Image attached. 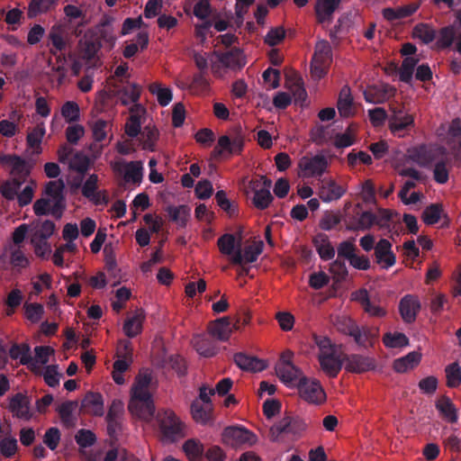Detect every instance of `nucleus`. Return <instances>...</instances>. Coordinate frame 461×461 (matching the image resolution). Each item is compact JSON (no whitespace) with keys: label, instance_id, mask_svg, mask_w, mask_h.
I'll return each instance as SVG.
<instances>
[{"label":"nucleus","instance_id":"f257e3e1","mask_svg":"<svg viewBox=\"0 0 461 461\" xmlns=\"http://www.w3.org/2000/svg\"><path fill=\"white\" fill-rule=\"evenodd\" d=\"M157 384V382H155ZM154 385L152 372L146 368V423L154 421L164 443H174L186 436V426L176 413L168 409L156 410L149 387Z\"/></svg>","mask_w":461,"mask_h":461},{"label":"nucleus","instance_id":"f03ea898","mask_svg":"<svg viewBox=\"0 0 461 461\" xmlns=\"http://www.w3.org/2000/svg\"><path fill=\"white\" fill-rule=\"evenodd\" d=\"M314 341L319 348L318 360L321 370L329 377H337L345 363V355L327 337L315 336Z\"/></svg>","mask_w":461,"mask_h":461},{"label":"nucleus","instance_id":"7ed1b4c3","mask_svg":"<svg viewBox=\"0 0 461 461\" xmlns=\"http://www.w3.org/2000/svg\"><path fill=\"white\" fill-rule=\"evenodd\" d=\"M128 411L134 422L144 430V373L140 369L130 392Z\"/></svg>","mask_w":461,"mask_h":461},{"label":"nucleus","instance_id":"20e7f679","mask_svg":"<svg viewBox=\"0 0 461 461\" xmlns=\"http://www.w3.org/2000/svg\"><path fill=\"white\" fill-rule=\"evenodd\" d=\"M245 134L240 125L233 127L230 135H222L218 139V145L214 148L215 156H221L223 152L229 155L240 154L244 149Z\"/></svg>","mask_w":461,"mask_h":461},{"label":"nucleus","instance_id":"39448f33","mask_svg":"<svg viewBox=\"0 0 461 461\" xmlns=\"http://www.w3.org/2000/svg\"><path fill=\"white\" fill-rule=\"evenodd\" d=\"M307 428L305 420L298 416H285L269 429V438L273 442L280 440L282 434L300 436Z\"/></svg>","mask_w":461,"mask_h":461},{"label":"nucleus","instance_id":"423d86ee","mask_svg":"<svg viewBox=\"0 0 461 461\" xmlns=\"http://www.w3.org/2000/svg\"><path fill=\"white\" fill-rule=\"evenodd\" d=\"M222 442L231 447L242 446H253L258 438L252 431L244 427L231 426L224 429L222 432Z\"/></svg>","mask_w":461,"mask_h":461},{"label":"nucleus","instance_id":"0eeeda50","mask_svg":"<svg viewBox=\"0 0 461 461\" xmlns=\"http://www.w3.org/2000/svg\"><path fill=\"white\" fill-rule=\"evenodd\" d=\"M392 113L388 117V128L396 137H404L414 127V117L407 113L402 108H391Z\"/></svg>","mask_w":461,"mask_h":461},{"label":"nucleus","instance_id":"6e6552de","mask_svg":"<svg viewBox=\"0 0 461 461\" xmlns=\"http://www.w3.org/2000/svg\"><path fill=\"white\" fill-rule=\"evenodd\" d=\"M344 332L352 337L359 347L365 348L373 347L378 336L377 329H372L367 326H359L351 320H349L346 324Z\"/></svg>","mask_w":461,"mask_h":461},{"label":"nucleus","instance_id":"1a4fd4ad","mask_svg":"<svg viewBox=\"0 0 461 461\" xmlns=\"http://www.w3.org/2000/svg\"><path fill=\"white\" fill-rule=\"evenodd\" d=\"M65 184L62 179L50 181L46 186L44 194L52 200L51 215L59 220L66 209V198L64 195Z\"/></svg>","mask_w":461,"mask_h":461},{"label":"nucleus","instance_id":"9d476101","mask_svg":"<svg viewBox=\"0 0 461 461\" xmlns=\"http://www.w3.org/2000/svg\"><path fill=\"white\" fill-rule=\"evenodd\" d=\"M79 230L78 227L76 223H67L62 231V237L68 242L66 244H62L56 249L53 253L52 260L55 266L63 267L64 258L63 254L64 251H68L71 253H76L77 250V245L74 243V240L78 237Z\"/></svg>","mask_w":461,"mask_h":461},{"label":"nucleus","instance_id":"9b49d317","mask_svg":"<svg viewBox=\"0 0 461 461\" xmlns=\"http://www.w3.org/2000/svg\"><path fill=\"white\" fill-rule=\"evenodd\" d=\"M300 396L312 403H321L325 400V393L320 382L310 380L306 376L300 379L297 386Z\"/></svg>","mask_w":461,"mask_h":461},{"label":"nucleus","instance_id":"f8f14e48","mask_svg":"<svg viewBox=\"0 0 461 461\" xmlns=\"http://www.w3.org/2000/svg\"><path fill=\"white\" fill-rule=\"evenodd\" d=\"M113 170L123 176L125 182L140 184L142 179V162L131 161L126 162L122 159L116 160L113 163Z\"/></svg>","mask_w":461,"mask_h":461},{"label":"nucleus","instance_id":"ddd939ff","mask_svg":"<svg viewBox=\"0 0 461 461\" xmlns=\"http://www.w3.org/2000/svg\"><path fill=\"white\" fill-rule=\"evenodd\" d=\"M328 160L323 155H315L312 158L303 157L299 162V167L303 176H321L326 171Z\"/></svg>","mask_w":461,"mask_h":461},{"label":"nucleus","instance_id":"4468645a","mask_svg":"<svg viewBox=\"0 0 461 461\" xmlns=\"http://www.w3.org/2000/svg\"><path fill=\"white\" fill-rule=\"evenodd\" d=\"M264 249L263 241L259 240L254 244L246 246L242 253L240 243H238V248L234 255L230 258L233 265H243L254 263L257 261L258 256L262 253Z\"/></svg>","mask_w":461,"mask_h":461},{"label":"nucleus","instance_id":"2eb2a0df","mask_svg":"<svg viewBox=\"0 0 461 461\" xmlns=\"http://www.w3.org/2000/svg\"><path fill=\"white\" fill-rule=\"evenodd\" d=\"M374 256L375 263L384 269H388L396 263V256L392 250V243L386 239H381L375 244Z\"/></svg>","mask_w":461,"mask_h":461},{"label":"nucleus","instance_id":"dca6fc26","mask_svg":"<svg viewBox=\"0 0 461 461\" xmlns=\"http://www.w3.org/2000/svg\"><path fill=\"white\" fill-rule=\"evenodd\" d=\"M345 368L351 373H365L374 370L376 366L375 359L360 354L345 355Z\"/></svg>","mask_w":461,"mask_h":461},{"label":"nucleus","instance_id":"f3484780","mask_svg":"<svg viewBox=\"0 0 461 461\" xmlns=\"http://www.w3.org/2000/svg\"><path fill=\"white\" fill-rule=\"evenodd\" d=\"M396 93V88L389 84L371 86L364 92L365 100L371 104H384Z\"/></svg>","mask_w":461,"mask_h":461},{"label":"nucleus","instance_id":"a211bd4d","mask_svg":"<svg viewBox=\"0 0 461 461\" xmlns=\"http://www.w3.org/2000/svg\"><path fill=\"white\" fill-rule=\"evenodd\" d=\"M421 305L417 296L411 294L404 295L399 303L400 314L406 323H412L416 321Z\"/></svg>","mask_w":461,"mask_h":461},{"label":"nucleus","instance_id":"6ab92c4d","mask_svg":"<svg viewBox=\"0 0 461 461\" xmlns=\"http://www.w3.org/2000/svg\"><path fill=\"white\" fill-rule=\"evenodd\" d=\"M233 330H239V326L238 324H231L229 317L219 318L208 327L210 335L221 341L228 340Z\"/></svg>","mask_w":461,"mask_h":461},{"label":"nucleus","instance_id":"aec40b11","mask_svg":"<svg viewBox=\"0 0 461 461\" xmlns=\"http://www.w3.org/2000/svg\"><path fill=\"white\" fill-rule=\"evenodd\" d=\"M276 373L282 383L288 387H297L300 379L305 377L294 365H276Z\"/></svg>","mask_w":461,"mask_h":461},{"label":"nucleus","instance_id":"412c9836","mask_svg":"<svg viewBox=\"0 0 461 461\" xmlns=\"http://www.w3.org/2000/svg\"><path fill=\"white\" fill-rule=\"evenodd\" d=\"M341 0H317L314 6L316 20L321 24L330 23L333 14L339 8Z\"/></svg>","mask_w":461,"mask_h":461},{"label":"nucleus","instance_id":"4be33fe9","mask_svg":"<svg viewBox=\"0 0 461 461\" xmlns=\"http://www.w3.org/2000/svg\"><path fill=\"white\" fill-rule=\"evenodd\" d=\"M113 91L119 95L122 104L128 105L134 104V107L138 110L141 109L142 113H144V108L137 104L140 95V87L138 85L129 83L122 86L114 85V90Z\"/></svg>","mask_w":461,"mask_h":461},{"label":"nucleus","instance_id":"5701e85b","mask_svg":"<svg viewBox=\"0 0 461 461\" xmlns=\"http://www.w3.org/2000/svg\"><path fill=\"white\" fill-rule=\"evenodd\" d=\"M9 410L14 417L29 420L32 418L30 412V401L28 397L21 393L14 394L9 402Z\"/></svg>","mask_w":461,"mask_h":461},{"label":"nucleus","instance_id":"b1692460","mask_svg":"<svg viewBox=\"0 0 461 461\" xmlns=\"http://www.w3.org/2000/svg\"><path fill=\"white\" fill-rule=\"evenodd\" d=\"M79 411L95 416H102L104 413V402L100 393H87L81 402Z\"/></svg>","mask_w":461,"mask_h":461},{"label":"nucleus","instance_id":"393cba45","mask_svg":"<svg viewBox=\"0 0 461 461\" xmlns=\"http://www.w3.org/2000/svg\"><path fill=\"white\" fill-rule=\"evenodd\" d=\"M233 359L235 364L245 371L260 372L267 367L265 361L242 352L236 353Z\"/></svg>","mask_w":461,"mask_h":461},{"label":"nucleus","instance_id":"a878e982","mask_svg":"<svg viewBox=\"0 0 461 461\" xmlns=\"http://www.w3.org/2000/svg\"><path fill=\"white\" fill-rule=\"evenodd\" d=\"M78 407L77 401H65L57 408L61 422L67 429L74 428L77 422V417L74 411Z\"/></svg>","mask_w":461,"mask_h":461},{"label":"nucleus","instance_id":"bb28decb","mask_svg":"<svg viewBox=\"0 0 461 461\" xmlns=\"http://www.w3.org/2000/svg\"><path fill=\"white\" fill-rule=\"evenodd\" d=\"M0 162L12 167V176L27 178L30 175L26 161L17 155H3L0 157Z\"/></svg>","mask_w":461,"mask_h":461},{"label":"nucleus","instance_id":"cd10ccee","mask_svg":"<svg viewBox=\"0 0 461 461\" xmlns=\"http://www.w3.org/2000/svg\"><path fill=\"white\" fill-rule=\"evenodd\" d=\"M215 55L218 57L219 62L228 68L240 69L245 65L240 49L234 48L226 52H215Z\"/></svg>","mask_w":461,"mask_h":461},{"label":"nucleus","instance_id":"c85d7f7f","mask_svg":"<svg viewBox=\"0 0 461 461\" xmlns=\"http://www.w3.org/2000/svg\"><path fill=\"white\" fill-rule=\"evenodd\" d=\"M193 345L196 352L204 357H212L217 353L214 341L206 335H197L193 339Z\"/></svg>","mask_w":461,"mask_h":461},{"label":"nucleus","instance_id":"c756f323","mask_svg":"<svg viewBox=\"0 0 461 461\" xmlns=\"http://www.w3.org/2000/svg\"><path fill=\"white\" fill-rule=\"evenodd\" d=\"M191 413L197 423L209 424L212 420V405H203L200 401L195 400L191 404Z\"/></svg>","mask_w":461,"mask_h":461},{"label":"nucleus","instance_id":"7c9ffc66","mask_svg":"<svg viewBox=\"0 0 461 461\" xmlns=\"http://www.w3.org/2000/svg\"><path fill=\"white\" fill-rule=\"evenodd\" d=\"M436 408L444 420L456 423L458 420L457 409L449 397L443 395L436 402Z\"/></svg>","mask_w":461,"mask_h":461},{"label":"nucleus","instance_id":"2f4dec72","mask_svg":"<svg viewBox=\"0 0 461 461\" xmlns=\"http://www.w3.org/2000/svg\"><path fill=\"white\" fill-rule=\"evenodd\" d=\"M345 190L333 180L323 182L319 190V196L324 203L339 199Z\"/></svg>","mask_w":461,"mask_h":461},{"label":"nucleus","instance_id":"473e14b6","mask_svg":"<svg viewBox=\"0 0 461 461\" xmlns=\"http://www.w3.org/2000/svg\"><path fill=\"white\" fill-rule=\"evenodd\" d=\"M313 244L322 260L328 261L335 257V249L326 234H317L313 239Z\"/></svg>","mask_w":461,"mask_h":461},{"label":"nucleus","instance_id":"72a5a7b5","mask_svg":"<svg viewBox=\"0 0 461 461\" xmlns=\"http://www.w3.org/2000/svg\"><path fill=\"white\" fill-rule=\"evenodd\" d=\"M337 107L339 114L342 117H350L354 114L353 112V97L351 95L350 88L344 86L339 95Z\"/></svg>","mask_w":461,"mask_h":461},{"label":"nucleus","instance_id":"f704fd0d","mask_svg":"<svg viewBox=\"0 0 461 461\" xmlns=\"http://www.w3.org/2000/svg\"><path fill=\"white\" fill-rule=\"evenodd\" d=\"M271 185H272L271 179H265L264 186L260 190L254 193L252 201H253L254 206L257 209L265 210L272 203L274 197L270 193Z\"/></svg>","mask_w":461,"mask_h":461},{"label":"nucleus","instance_id":"c9c22d12","mask_svg":"<svg viewBox=\"0 0 461 461\" xmlns=\"http://www.w3.org/2000/svg\"><path fill=\"white\" fill-rule=\"evenodd\" d=\"M68 167L71 170H74L81 175L78 182L73 185L74 187L77 188L81 185L84 175L89 169L90 159L82 152H77L74 155V157L69 160Z\"/></svg>","mask_w":461,"mask_h":461},{"label":"nucleus","instance_id":"e433bc0d","mask_svg":"<svg viewBox=\"0 0 461 461\" xmlns=\"http://www.w3.org/2000/svg\"><path fill=\"white\" fill-rule=\"evenodd\" d=\"M81 57L87 61L92 60L96 56L102 47L100 39L96 36H91L80 41Z\"/></svg>","mask_w":461,"mask_h":461},{"label":"nucleus","instance_id":"4c0bfd02","mask_svg":"<svg viewBox=\"0 0 461 461\" xmlns=\"http://www.w3.org/2000/svg\"><path fill=\"white\" fill-rule=\"evenodd\" d=\"M150 94L157 97L158 104L162 107L167 106L172 101L173 93L170 87L163 86L159 82H154L149 86Z\"/></svg>","mask_w":461,"mask_h":461},{"label":"nucleus","instance_id":"58836bf2","mask_svg":"<svg viewBox=\"0 0 461 461\" xmlns=\"http://www.w3.org/2000/svg\"><path fill=\"white\" fill-rule=\"evenodd\" d=\"M421 355L416 351L410 352L406 356L397 358L393 362V369L397 373H404L416 366L420 361Z\"/></svg>","mask_w":461,"mask_h":461},{"label":"nucleus","instance_id":"ea45409f","mask_svg":"<svg viewBox=\"0 0 461 461\" xmlns=\"http://www.w3.org/2000/svg\"><path fill=\"white\" fill-rule=\"evenodd\" d=\"M183 450L190 461H201L204 448L200 440L190 438L184 443Z\"/></svg>","mask_w":461,"mask_h":461},{"label":"nucleus","instance_id":"a19ab883","mask_svg":"<svg viewBox=\"0 0 461 461\" xmlns=\"http://www.w3.org/2000/svg\"><path fill=\"white\" fill-rule=\"evenodd\" d=\"M9 355L13 359H19L22 365H33L31 348L28 344L13 345L9 350Z\"/></svg>","mask_w":461,"mask_h":461},{"label":"nucleus","instance_id":"79ce46f5","mask_svg":"<svg viewBox=\"0 0 461 461\" xmlns=\"http://www.w3.org/2000/svg\"><path fill=\"white\" fill-rule=\"evenodd\" d=\"M419 60L420 59L415 57L404 58L399 69V77L402 82L406 84H410L411 82L413 72Z\"/></svg>","mask_w":461,"mask_h":461},{"label":"nucleus","instance_id":"37998d69","mask_svg":"<svg viewBox=\"0 0 461 461\" xmlns=\"http://www.w3.org/2000/svg\"><path fill=\"white\" fill-rule=\"evenodd\" d=\"M443 213V206L440 203H431L427 206L421 215L423 222L427 225L438 223Z\"/></svg>","mask_w":461,"mask_h":461},{"label":"nucleus","instance_id":"c03bdc74","mask_svg":"<svg viewBox=\"0 0 461 461\" xmlns=\"http://www.w3.org/2000/svg\"><path fill=\"white\" fill-rule=\"evenodd\" d=\"M408 152L409 158L420 167H426L431 161L430 152L425 145L415 147Z\"/></svg>","mask_w":461,"mask_h":461},{"label":"nucleus","instance_id":"a18cd8bd","mask_svg":"<svg viewBox=\"0 0 461 461\" xmlns=\"http://www.w3.org/2000/svg\"><path fill=\"white\" fill-rule=\"evenodd\" d=\"M217 245L221 254L230 256V258L238 248L234 235L230 233L221 235L217 240Z\"/></svg>","mask_w":461,"mask_h":461},{"label":"nucleus","instance_id":"49530a36","mask_svg":"<svg viewBox=\"0 0 461 461\" xmlns=\"http://www.w3.org/2000/svg\"><path fill=\"white\" fill-rule=\"evenodd\" d=\"M56 4L57 0H31L28 7V16L32 18L40 14L47 13Z\"/></svg>","mask_w":461,"mask_h":461},{"label":"nucleus","instance_id":"de8ad7c7","mask_svg":"<svg viewBox=\"0 0 461 461\" xmlns=\"http://www.w3.org/2000/svg\"><path fill=\"white\" fill-rule=\"evenodd\" d=\"M413 36L429 44L435 40L436 31L427 23H419L413 29Z\"/></svg>","mask_w":461,"mask_h":461},{"label":"nucleus","instance_id":"09e8293b","mask_svg":"<svg viewBox=\"0 0 461 461\" xmlns=\"http://www.w3.org/2000/svg\"><path fill=\"white\" fill-rule=\"evenodd\" d=\"M61 115L67 122L72 123L79 121L80 109L78 104L74 101H67L63 104L60 110Z\"/></svg>","mask_w":461,"mask_h":461},{"label":"nucleus","instance_id":"8fccbe9b","mask_svg":"<svg viewBox=\"0 0 461 461\" xmlns=\"http://www.w3.org/2000/svg\"><path fill=\"white\" fill-rule=\"evenodd\" d=\"M456 40V29L454 25H448L439 30L437 45L440 49H447L452 46Z\"/></svg>","mask_w":461,"mask_h":461},{"label":"nucleus","instance_id":"3c124183","mask_svg":"<svg viewBox=\"0 0 461 461\" xmlns=\"http://www.w3.org/2000/svg\"><path fill=\"white\" fill-rule=\"evenodd\" d=\"M383 342L387 348H402L409 344V339L402 332H387L383 338Z\"/></svg>","mask_w":461,"mask_h":461},{"label":"nucleus","instance_id":"603ef678","mask_svg":"<svg viewBox=\"0 0 461 461\" xmlns=\"http://www.w3.org/2000/svg\"><path fill=\"white\" fill-rule=\"evenodd\" d=\"M55 230V223L50 220H45L35 226L34 231L31 238L49 240L53 235Z\"/></svg>","mask_w":461,"mask_h":461},{"label":"nucleus","instance_id":"864d4df0","mask_svg":"<svg viewBox=\"0 0 461 461\" xmlns=\"http://www.w3.org/2000/svg\"><path fill=\"white\" fill-rule=\"evenodd\" d=\"M447 384L450 388H456L461 384V367L455 362L446 367Z\"/></svg>","mask_w":461,"mask_h":461},{"label":"nucleus","instance_id":"5fc2aeb1","mask_svg":"<svg viewBox=\"0 0 461 461\" xmlns=\"http://www.w3.org/2000/svg\"><path fill=\"white\" fill-rule=\"evenodd\" d=\"M312 58L330 64L332 59V50L329 41L325 40L318 41Z\"/></svg>","mask_w":461,"mask_h":461},{"label":"nucleus","instance_id":"6e6d98bb","mask_svg":"<svg viewBox=\"0 0 461 461\" xmlns=\"http://www.w3.org/2000/svg\"><path fill=\"white\" fill-rule=\"evenodd\" d=\"M151 357L153 365L163 367L166 363V351L161 339H156L152 345Z\"/></svg>","mask_w":461,"mask_h":461},{"label":"nucleus","instance_id":"4d7b16f0","mask_svg":"<svg viewBox=\"0 0 461 461\" xmlns=\"http://www.w3.org/2000/svg\"><path fill=\"white\" fill-rule=\"evenodd\" d=\"M31 244L34 249V253L38 258H48L51 253V245L48 240L40 238H31Z\"/></svg>","mask_w":461,"mask_h":461},{"label":"nucleus","instance_id":"13d9d810","mask_svg":"<svg viewBox=\"0 0 461 461\" xmlns=\"http://www.w3.org/2000/svg\"><path fill=\"white\" fill-rule=\"evenodd\" d=\"M25 317L32 323H37L41 321L44 313L42 304L37 303H26L24 304Z\"/></svg>","mask_w":461,"mask_h":461},{"label":"nucleus","instance_id":"bf43d9fd","mask_svg":"<svg viewBox=\"0 0 461 461\" xmlns=\"http://www.w3.org/2000/svg\"><path fill=\"white\" fill-rule=\"evenodd\" d=\"M45 134V126L44 123L37 124L32 131H30L27 135L26 140L27 144L30 148H38L40 149V145L41 143L42 138Z\"/></svg>","mask_w":461,"mask_h":461},{"label":"nucleus","instance_id":"052dcab7","mask_svg":"<svg viewBox=\"0 0 461 461\" xmlns=\"http://www.w3.org/2000/svg\"><path fill=\"white\" fill-rule=\"evenodd\" d=\"M123 332L129 338H134L141 331V321L139 316H132L125 320Z\"/></svg>","mask_w":461,"mask_h":461},{"label":"nucleus","instance_id":"680f3d73","mask_svg":"<svg viewBox=\"0 0 461 461\" xmlns=\"http://www.w3.org/2000/svg\"><path fill=\"white\" fill-rule=\"evenodd\" d=\"M75 439L80 447H88L95 443L96 437L91 430L81 429L77 432Z\"/></svg>","mask_w":461,"mask_h":461},{"label":"nucleus","instance_id":"e2e57ef3","mask_svg":"<svg viewBox=\"0 0 461 461\" xmlns=\"http://www.w3.org/2000/svg\"><path fill=\"white\" fill-rule=\"evenodd\" d=\"M285 38V30L284 27L271 28L265 37V43L268 46L274 47L279 44Z\"/></svg>","mask_w":461,"mask_h":461},{"label":"nucleus","instance_id":"0e129e2a","mask_svg":"<svg viewBox=\"0 0 461 461\" xmlns=\"http://www.w3.org/2000/svg\"><path fill=\"white\" fill-rule=\"evenodd\" d=\"M60 431L56 427L48 429L43 436L44 444L50 449L55 450L60 441Z\"/></svg>","mask_w":461,"mask_h":461},{"label":"nucleus","instance_id":"69168bd1","mask_svg":"<svg viewBox=\"0 0 461 461\" xmlns=\"http://www.w3.org/2000/svg\"><path fill=\"white\" fill-rule=\"evenodd\" d=\"M18 449L17 439L14 438H5L0 440V455L10 458Z\"/></svg>","mask_w":461,"mask_h":461},{"label":"nucleus","instance_id":"338daca9","mask_svg":"<svg viewBox=\"0 0 461 461\" xmlns=\"http://www.w3.org/2000/svg\"><path fill=\"white\" fill-rule=\"evenodd\" d=\"M433 178L440 185L446 184L449 178V171L444 160L438 161L433 169Z\"/></svg>","mask_w":461,"mask_h":461},{"label":"nucleus","instance_id":"774afa93","mask_svg":"<svg viewBox=\"0 0 461 461\" xmlns=\"http://www.w3.org/2000/svg\"><path fill=\"white\" fill-rule=\"evenodd\" d=\"M189 208L185 205L171 208L169 211L170 216L174 221L179 226L185 227L189 216Z\"/></svg>","mask_w":461,"mask_h":461}]
</instances>
